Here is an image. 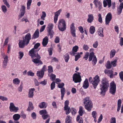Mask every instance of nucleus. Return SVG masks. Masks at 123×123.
I'll return each instance as SVG.
<instances>
[{
    "mask_svg": "<svg viewBox=\"0 0 123 123\" xmlns=\"http://www.w3.org/2000/svg\"><path fill=\"white\" fill-rule=\"evenodd\" d=\"M101 83L100 89L101 91L100 94L101 95H104L105 93L107 90L109 86L108 81L106 78H103L102 80Z\"/></svg>",
    "mask_w": 123,
    "mask_h": 123,
    "instance_id": "f257e3e1",
    "label": "nucleus"
},
{
    "mask_svg": "<svg viewBox=\"0 0 123 123\" xmlns=\"http://www.w3.org/2000/svg\"><path fill=\"white\" fill-rule=\"evenodd\" d=\"M40 45L39 43H37L35 44L33 48L31 49L29 52V55L32 58L37 57L41 58L40 56L38 54L37 52L40 49H37L38 47Z\"/></svg>",
    "mask_w": 123,
    "mask_h": 123,
    "instance_id": "f03ea898",
    "label": "nucleus"
},
{
    "mask_svg": "<svg viewBox=\"0 0 123 123\" xmlns=\"http://www.w3.org/2000/svg\"><path fill=\"white\" fill-rule=\"evenodd\" d=\"M85 105V108L88 111L90 112L93 107V104L90 97H87L84 98L83 100Z\"/></svg>",
    "mask_w": 123,
    "mask_h": 123,
    "instance_id": "7ed1b4c3",
    "label": "nucleus"
},
{
    "mask_svg": "<svg viewBox=\"0 0 123 123\" xmlns=\"http://www.w3.org/2000/svg\"><path fill=\"white\" fill-rule=\"evenodd\" d=\"M58 27L59 30L61 31H63L66 30V25L64 19H61L59 20Z\"/></svg>",
    "mask_w": 123,
    "mask_h": 123,
    "instance_id": "20e7f679",
    "label": "nucleus"
},
{
    "mask_svg": "<svg viewBox=\"0 0 123 123\" xmlns=\"http://www.w3.org/2000/svg\"><path fill=\"white\" fill-rule=\"evenodd\" d=\"M94 54V53L93 52H91L90 53H89L88 60L90 61L92 60V63L93 65H95L97 61V58Z\"/></svg>",
    "mask_w": 123,
    "mask_h": 123,
    "instance_id": "39448f33",
    "label": "nucleus"
},
{
    "mask_svg": "<svg viewBox=\"0 0 123 123\" xmlns=\"http://www.w3.org/2000/svg\"><path fill=\"white\" fill-rule=\"evenodd\" d=\"M80 73H78L74 74L73 77V80L75 83H80L81 81Z\"/></svg>",
    "mask_w": 123,
    "mask_h": 123,
    "instance_id": "423d86ee",
    "label": "nucleus"
},
{
    "mask_svg": "<svg viewBox=\"0 0 123 123\" xmlns=\"http://www.w3.org/2000/svg\"><path fill=\"white\" fill-rule=\"evenodd\" d=\"M93 80L91 81V83L93 85L94 88L96 89L97 86L100 81L99 76L97 75L93 79Z\"/></svg>",
    "mask_w": 123,
    "mask_h": 123,
    "instance_id": "0eeeda50",
    "label": "nucleus"
},
{
    "mask_svg": "<svg viewBox=\"0 0 123 123\" xmlns=\"http://www.w3.org/2000/svg\"><path fill=\"white\" fill-rule=\"evenodd\" d=\"M116 91V85L114 81H112L110 83L109 92L112 94L114 95Z\"/></svg>",
    "mask_w": 123,
    "mask_h": 123,
    "instance_id": "6e6552de",
    "label": "nucleus"
},
{
    "mask_svg": "<svg viewBox=\"0 0 123 123\" xmlns=\"http://www.w3.org/2000/svg\"><path fill=\"white\" fill-rule=\"evenodd\" d=\"M64 85L63 83H59L58 84V87L59 88H61V98L62 100L63 99V97L64 96L65 92V89L63 87Z\"/></svg>",
    "mask_w": 123,
    "mask_h": 123,
    "instance_id": "1a4fd4ad",
    "label": "nucleus"
},
{
    "mask_svg": "<svg viewBox=\"0 0 123 123\" xmlns=\"http://www.w3.org/2000/svg\"><path fill=\"white\" fill-rule=\"evenodd\" d=\"M9 109L11 112H16L18 110V107L15 106L13 103H11L10 104Z\"/></svg>",
    "mask_w": 123,
    "mask_h": 123,
    "instance_id": "9d476101",
    "label": "nucleus"
},
{
    "mask_svg": "<svg viewBox=\"0 0 123 123\" xmlns=\"http://www.w3.org/2000/svg\"><path fill=\"white\" fill-rule=\"evenodd\" d=\"M31 36L30 33H28L25 36V37H23V40L25 41L26 43V45H27L29 43L30 40L31 39Z\"/></svg>",
    "mask_w": 123,
    "mask_h": 123,
    "instance_id": "9b49d317",
    "label": "nucleus"
},
{
    "mask_svg": "<svg viewBox=\"0 0 123 123\" xmlns=\"http://www.w3.org/2000/svg\"><path fill=\"white\" fill-rule=\"evenodd\" d=\"M112 18V16L110 13H109L106 15L105 18V24L106 25H108L109 24Z\"/></svg>",
    "mask_w": 123,
    "mask_h": 123,
    "instance_id": "f8f14e48",
    "label": "nucleus"
},
{
    "mask_svg": "<svg viewBox=\"0 0 123 123\" xmlns=\"http://www.w3.org/2000/svg\"><path fill=\"white\" fill-rule=\"evenodd\" d=\"M78 48V47L76 45L72 49V51L70 52V54L72 56L75 55Z\"/></svg>",
    "mask_w": 123,
    "mask_h": 123,
    "instance_id": "ddd939ff",
    "label": "nucleus"
},
{
    "mask_svg": "<svg viewBox=\"0 0 123 123\" xmlns=\"http://www.w3.org/2000/svg\"><path fill=\"white\" fill-rule=\"evenodd\" d=\"M37 58L33 59L32 60V61L35 64H38V66L40 65H42L43 64L42 62L40 59L41 58H38L36 57Z\"/></svg>",
    "mask_w": 123,
    "mask_h": 123,
    "instance_id": "4468645a",
    "label": "nucleus"
},
{
    "mask_svg": "<svg viewBox=\"0 0 123 123\" xmlns=\"http://www.w3.org/2000/svg\"><path fill=\"white\" fill-rule=\"evenodd\" d=\"M104 6L106 7L108 5V7H110L111 5V0H105L103 1Z\"/></svg>",
    "mask_w": 123,
    "mask_h": 123,
    "instance_id": "2eb2a0df",
    "label": "nucleus"
},
{
    "mask_svg": "<svg viewBox=\"0 0 123 123\" xmlns=\"http://www.w3.org/2000/svg\"><path fill=\"white\" fill-rule=\"evenodd\" d=\"M105 74H108V75H109L111 78H112L113 77L114 74L113 71L112 70L106 69L105 70Z\"/></svg>",
    "mask_w": 123,
    "mask_h": 123,
    "instance_id": "dca6fc26",
    "label": "nucleus"
},
{
    "mask_svg": "<svg viewBox=\"0 0 123 123\" xmlns=\"http://www.w3.org/2000/svg\"><path fill=\"white\" fill-rule=\"evenodd\" d=\"M35 89L34 88H31L29 90L28 97L30 98H32L34 96V91H35Z\"/></svg>",
    "mask_w": 123,
    "mask_h": 123,
    "instance_id": "f3484780",
    "label": "nucleus"
},
{
    "mask_svg": "<svg viewBox=\"0 0 123 123\" xmlns=\"http://www.w3.org/2000/svg\"><path fill=\"white\" fill-rule=\"evenodd\" d=\"M88 18L87 20V22L90 23H92L94 20V17L92 14H89L88 15Z\"/></svg>",
    "mask_w": 123,
    "mask_h": 123,
    "instance_id": "a211bd4d",
    "label": "nucleus"
},
{
    "mask_svg": "<svg viewBox=\"0 0 123 123\" xmlns=\"http://www.w3.org/2000/svg\"><path fill=\"white\" fill-rule=\"evenodd\" d=\"M26 42L23 40H20L19 43V47L21 48H24L25 44L26 45Z\"/></svg>",
    "mask_w": 123,
    "mask_h": 123,
    "instance_id": "6ab92c4d",
    "label": "nucleus"
},
{
    "mask_svg": "<svg viewBox=\"0 0 123 123\" xmlns=\"http://www.w3.org/2000/svg\"><path fill=\"white\" fill-rule=\"evenodd\" d=\"M48 42V39L47 37H45L43 39L42 45L43 47H45Z\"/></svg>",
    "mask_w": 123,
    "mask_h": 123,
    "instance_id": "aec40b11",
    "label": "nucleus"
},
{
    "mask_svg": "<svg viewBox=\"0 0 123 123\" xmlns=\"http://www.w3.org/2000/svg\"><path fill=\"white\" fill-rule=\"evenodd\" d=\"M47 104L44 102H43L40 103L38 106L41 108H45L47 106Z\"/></svg>",
    "mask_w": 123,
    "mask_h": 123,
    "instance_id": "412c9836",
    "label": "nucleus"
},
{
    "mask_svg": "<svg viewBox=\"0 0 123 123\" xmlns=\"http://www.w3.org/2000/svg\"><path fill=\"white\" fill-rule=\"evenodd\" d=\"M89 86V84L88 79H86L84 82L83 87L85 89L87 88Z\"/></svg>",
    "mask_w": 123,
    "mask_h": 123,
    "instance_id": "4be33fe9",
    "label": "nucleus"
},
{
    "mask_svg": "<svg viewBox=\"0 0 123 123\" xmlns=\"http://www.w3.org/2000/svg\"><path fill=\"white\" fill-rule=\"evenodd\" d=\"M103 31V29L102 27L99 28L98 30V34L101 37H103L104 36Z\"/></svg>",
    "mask_w": 123,
    "mask_h": 123,
    "instance_id": "5701e85b",
    "label": "nucleus"
},
{
    "mask_svg": "<svg viewBox=\"0 0 123 123\" xmlns=\"http://www.w3.org/2000/svg\"><path fill=\"white\" fill-rule=\"evenodd\" d=\"M39 36V32L38 29H37L35 31L33 37L32 38L35 39L38 38Z\"/></svg>",
    "mask_w": 123,
    "mask_h": 123,
    "instance_id": "b1692460",
    "label": "nucleus"
},
{
    "mask_svg": "<svg viewBox=\"0 0 123 123\" xmlns=\"http://www.w3.org/2000/svg\"><path fill=\"white\" fill-rule=\"evenodd\" d=\"M69 104V101L68 100H66L64 103V110H70V107L68 106Z\"/></svg>",
    "mask_w": 123,
    "mask_h": 123,
    "instance_id": "393cba45",
    "label": "nucleus"
},
{
    "mask_svg": "<svg viewBox=\"0 0 123 123\" xmlns=\"http://www.w3.org/2000/svg\"><path fill=\"white\" fill-rule=\"evenodd\" d=\"M22 8L21 10V15L19 16V19L21 18L24 15L25 12V6H23L22 7Z\"/></svg>",
    "mask_w": 123,
    "mask_h": 123,
    "instance_id": "a878e982",
    "label": "nucleus"
},
{
    "mask_svg": "<svg viewBox=\"0 0 123 123\" xmlns=\"http://www.w3.org/2000/svg\"><path fill=\"white\" fill-rule=\"evenodd\" d=\"M92 117L94 118V121L95 122H97L96 117L97 116V113L95 111H93L92 113Z\"/></svg>",
    "mask_w": 123,
    "mask_h": 123,
    "instance_id": "bb28decb",
    "label": "nucleus"
},
{
    "mask_svg": "<svg viewBox=\"0 0 123 123\" xmlns=\"http://www.w3.org/2000/svg\"><path fill=\"white\" fill-rule=\"evenodd\" d=\"M116 53V50L114 49H112L111 50L110 53V58H112L114 57Z\"/></svg>",
    "mask_w": 123,
    "mask_h": 123,
    "instance_id": "cd10ccee",
    "label": "nucleus"
},
{
    "mask_svg": "<svg viewBox=\"0 0 123 123\" xmlns=\"http://www.w3.org/2000/svg\"><path fill=\"white\" fill-rule=\"evenodd\" d=\"M71 117L69 116H67L65 119L66 123H71Z\"/></svg>",
    "mask_w": 123,
    "mask_h": 123,
    "instance_id": "c85d7f7f",
    "label": "nucleus"
},
{
    "mask_svg": "<svg viewBox=\"0 0 123 123\" xmlns=\"http://www.w3.org/2000/svg\"><path fill=\"white\" fill-rule=\"evenodd\" d=\"M76 121L79 123H83V120L82 118L80 117L79 115H78L76 118Z\"/></svg>",
    "mask_w": 123,
    "mask_h": 123,
    "instance_id": "c756f323",
    "label": "nucleus"
},
{
    "mask_svg": "<svg viewBox=\"0 0 123 123\" xmlns=\"http://www.w3.org/2000/svg\"><path fill=\"white\" fill-rule=\"evenodd\" d=\"M37 76L39 77L42 78L43 77L44 73L41 71H37Z\"/></svg>",
    "mask_w": 123,
    "mask_h": 123,
    "instance_id": "7c9ffc66",
    "label": "nucleus"
},
{
    "mask_svg": "<svg viewBox=\"0 0 123 123\" xmlns=\"http://www.w3.org/2000/svg\"><path fill=\"white\" fill-rule=\"evenodd\" d=\"M20 117V115L18 114H14L13 116V119L16 121L19 120Z\"/></svg>",
    "mask_w": 123,
    "mask_h": 123,
    "instance_id": "2f4dec72",
    "label": "nucleus"
},
{
    "mask_svg": "<svg viewBox=\"0 0 123 123\" xmlns=\"http://www.w3.org/2000/svg\"><path fill=\"white\" fill-rule=\"evenodd\" d=\"M95 28L93 26H91L89 29L90 33L92 34H93L95 32Z\"/></svg>",
    "mask_w": 123,
    "mask_h": 123,
    "instance_id": "473e14b6",
    "label": "nucleus"
},
{
    "mask_svg": "<svg viewBox=\"0 0 123 123\" xmlns=\"http://www.w3.org/2000/svg\"><path fill=\"white\" fill-rule=\"evenodd\" d=\"M33 109L34 107L32 103L31 102H29V106L27 109V110L30 111L31 110H33Z\"/></svg>",
    "mask_w": 123,
    "mask_h": 123,
    "instance_id": "72a5a7b5",
    "label": "nucleus"
},
{
    "mask_svg": "<svg viewBox=\"0 0 123 123\" xmlns=\"http://www.w3.org/2000/svg\"><path fill=\"white\" fill-rule=\"evenodd\" d=\"M118 59V57H116L115 59L113 61H112L111 62V64L114 67H115L117 65V60Z\"/></svg>",
    "mask_w": 123,
    "mask_h": 123,
    "instance_id": "f704fd0d",
    "label": "nucleus"
},
{
    "mask_svg": "<svg viewBox=\"0 0 123 123\" xmlns=\"http://www.w3.org/2000/svg\"><path fill=\"white\" fill-rule=\"evenodd\" d=\"M84 111V110H83V107L81 106H80L79 107V111L80 116H82L83 115V112Z\"/></svg>",
    "mask_w": 123,
    "mask_h": 123,
    "instance_id": "c9c22d12",
    "label": "nucleus"
},
{
    "mask_svg": "<svg viewBox=\"0 0 123 123\" xmlns=\"http://www.w3.org/2000/svg\"><path fill=\"white\" fill-rule=\"evenodd\" d=\"M93 3H94L96 7H97V6L102 4L99 0H94Z\"/></svg>",
    "mask_w": 123,
    "mask_h": 123,
    "instance_id": "e433bc0d",
    "label": "nucleus"
},
{
    "mask_svg": "<svg viewBox=\"0 0 123 123\" xmlns=\"http://www.w3.org/2000/svg\"><path fill=\"white\" fill-rule=\"evenodd\" d=\"M20 82V80L18 78H15L13 80V83L16 85L19 84Z\"/></svg>",
    "mask_w": 123,
    "mask_h": 123,
    "instance_id": "4c0bfd02",
    "label": "nucleus"
},
{
    "mask_svg": "<svg viewBox=\"0 0 123 123\" xmlns=\"http://www.w3.org/2000/svg\"><path fill=\"white\" fill-rule=\"evenodd\" d=\"M53 27V25L52 24H49L47 26V31L52 30Z\"/></svg>",
    "mask_w": 123,
    "mask_h": 123,
    "instance_id": "58836bf2",
    "label": "nucleus"
},
{
    "mask_svg": "<svg viewBox=\"0 0 123 123\" xmlns=\"http://www.w3.org/2000/svg\"><path fill=\"white\" fill-rule=\"evenodd\" d=\"M2 55L4 59L3 61L8 62L9 60L7 55H5L4 54H3Z\"/></svg>",
    "mask_w": 123,
    "mask_h": 123,
    "instance_id": "ea45409f",
    "label": "nucleus"
},
{
    "mask_svg": "<svg viewBox=\"0 0 123 123\" xmlns=\"http://www.w3.org/2000/svg\"><path fill=\"white\" fill-rule=\"evenodd\" d=\"M64 59L66 62H67L69 59V55L68 54H66L64 56Z\"/></svg>",
    "mask_w": 123,
    "mask_h": 123,
    "instance_id": "a19ab883",
    "label": "nucleus"
},
{
    "mask_svg": "<svg viewBox=\"0 0 123 123\" xmlns=\"http://www.w3.org/2000/svg\"><path fill=\"white\" fill-rule=\"evenodd\" d=\"M106 68L108 69H110L111 67V64L110 61H109L107 62V64L106 65Z\"/></svg>",
    "mask_w": 123,
    "mask_h": 123,
    "instance_id": "79ce46f5",
    "label": "nucleus"
},
{
    "mask_svg": "<svg viewBox=\"0 0 123 123\" xmlns=\"http://www.w3.org/2000/svg\"><path fill=\"white\" fill-rule=\"evenodd\" d=\"M32 2V0H28L27 3V8L28 9H29L31 4Z\"/></svg>",
    "mask_w": 123,
    "mask_h": 123,
    "instance_id": "37998d69",
    "label": "nucleus"
},
{
    "mask_svg": "<svg viewBox=\"0 0 123 123\" xmlns=\"http://www.w3.org/2000/svg\"><path fill=\"white\" fill-rule=\"evenodd\" d=\"M40 114V115H44L47 114V112L46 110H43L39 111Z\"/></svg>",
    "mask_w": 123,
    "mask_h": 123,
    "instance_id": "c03bdc74",
    "label": "nucleus"
},
{
    "mask_svg": "<svg viewBox=\"0 0 123 123\" xmlns=\"http://www.w3.org/2000/svg\"><path fill=\"white\" fill-rule=\"evenodd\" d=\"M83 49L85 51H87L89 49V47L87 44H84L83 46Z\"/></svg>",
    "mask_w": 123,
    "mask_h": 123,
    "instance_id": "a18cd8bd",
    "label": "nucleus"
},
{
    "mask_svg": "<svg viewBox=\"0 0 123 123\" xmlns=\"http://www.w3.org/2000/svg\"><path fill=\"white\" fill-rule=\"evenodd\" d=\"M62 11V9H60L56 12L55 13V16L58 17V16L60 15V13Z\"/></svg>",
    "mask_w": 123,
    "mask_h": 123,
    "instance_id": "49530a36",
    "label": "nucleus"
},
{
    "mask_svg": "<svg viewBox=\"0 0 123 123\" xmlns=\"http://www.w3.org/2000/svg\"><path fill=\"white\" fill-rule=\"evenodd\" d=\"M70 31H75V28L74 26V24L73 23L70 26Z\"/></svg>",
    "mask_w": 123,
    "mask_h": 123,
    "instance_id": "de8ad7c7",
    "label": "nucleus"
},
{
    "mask_svg": "<svg viewBox=\"0 0 123 123\" xmlns=\"http://www.w3.org/2000/svg\"><path fill=\"white\" fill-rule=\"evenodd\" d=\"M48 35H50V38H52L53 36V35L54 34V32L53 31L51 30L50 31H48Z\"/></svg>",
    "mask_w": 123,
    "mask_h": 123,
    "instance_id": "09e8293b",
    "label": "nucleus"
},
{
    "mask_svg": "<svg viewBox=\"0 0 123 123\" xmlns=\"http://www.w3.org/2000/svg\"><path fill=\"white\" fill-rule=\"evenodd\" d=\"M42 15L41 16V18L43 20H45V18L46 16V13L44 12H42Z\"/></svg>",
    "mask_w": 123,
    "mask_h": 123,
    "instance_id": "8fccbe9b",
    "label": "nucleus"
},
{
    "mask_svg": "<svg viewBox=\"0 0 123 123\" xmlns=\"http://www.w3.org/2000/svg\"><path fill=\"white\" fill-rule=\"evenodd\" d=\"M8 63V62H6L3 61L2 66L3 68L5 69L6 68Z\"/></svg>",
    "mask_w": 123,
    "mask_h": 123,
    "instance_id": "3c124183",
    "label": "nucleus"
},
{
    "mask_svg": "<svg viewBox=\"0 0 123 123\" xmlns=\"http://www.w3.org/2000/svg\"><path fill=\"white\" fill-rule=\"evenodd\" d=\"M19 57V58L21 60L23 57L24 55L23 53L21 51H20L18 53Z\"/></svg>",
    "mask_w": 123,
    "mask_h": 123,
    "instance_id": "603ef678",
    "label": "nucleus"
},
{
    "mask_svg": "<svg viewBox=\"0 0 123 123\" xmlns=\"http://www.w3.org/2000/svg\"><path fill=\"white\" fill-rule=\"evenodd\" d=\"M55 83L53 81L52 82L50 85L51 89V90H53L55 87Z\"/></svg>",
    "mask_w": 123,
    "mask_h": 123,
    "instance_id": "864d4df0",
    "label": "nucleus"
},
{
    "mask_svg": "<svg viewBox=\"0 0 123 123\" xmlns=\"http://www.w3.org/2000/svg\"><path fill=\"white\" fill-rule=\"evenodd\" d=\"M3 12L4 13L6 12L7 11V9L6 7L4 6H2L1 7Z\"/></svg>",
    "mask_w": 123,
    "mask_h": 123,
    "instance_id": "5fc2aeb1",
    "label": "nucleus"
},
{
    "mask_svg": "<svg viewBox=\"0 0 123 123\" xmlns=\"http://www.w3.org/2000/svg\"><path fill=\"white\" fill-rule=\"evenodd\" d=\"M98 21L101 23H102L103 22L101 15L100 14H99L98 15Z\"/></svg>",
    "mask_w": 123,
    "mask_h": 123,
    "instance_id": "6e6d98bb",
    "label": "nucleus"
},
{
    "mask_svg": "<svg viewBox=\"0 0 123 123\" xmlns=\"http://www.w3.org/2000/svg\"><path fill=\"white\" fill-rule=\"evenodd\" d=\"M31 116L34 119H36V113L34 112L32 113L31 114Z\"/></svg>",
    "mask_w": 123,
    "mask_h": 123,
    "instance_id": "4d7b16f0",
    "label": "nucleus"
},
{
    "mask_svg": "<svg viewBox=\"0 0 123 123\" xmlns=\"http://www.w3.org/2000/svg\"><path fill=\"white\" fill-rule=\"evenodd\" d=\"M47 81L46 80H44L43 81L40 82V83L43 86H44L46 85L47 84Z\"/></svg>",
    "mask_w": 123,
    "mask_h": 123,
    "instance_id": "13d9d810",
    "label": "nucleus"
},
{
    "mask_svg": "<svg viewBox=\"0 0 123 123\" xmlns=\"http://www.w3.org/2000/svg\"><path fill=\"white\" fill-rule=\"evenodd\" d=\"M89 55V52H87L86 53L85 55L83 58L85 59V60H86L88 59Z\"/></svg>",
    "mask_w": 123,
    "mask_h": 123,
    "instance_id": "bf43d9fd",
    "label": "nucleus"
},
{
    "mask_svg": "<svg viewBox=\"0 0 123 123\" xmlns=\"http://www.w3.org/2000/svg\"><path fill=\"white\" fill-rule=\"evenodd\" d=\"M98 45V43L97 41H96L93 44V47L94 48H96Z\"/></svg>",
    "mask_w": 123,
    "mask_h": 123,
    "instance_id": "052dcab7",
    "label": "nucleus"
},
{
    "mask_svg": "<svg viewBox=\"0 0 123 123\" xmlns=\"http://www.w3.org/2000/svg\"><path fill=\"white\" fill-rule=\"evenodd\" d=\"M80 55H79V53H77V54L75 56V61H76L78 59L80 58Z\"/></svg>",
    "mask_w": 123,
    "mask_h": 123,
    "instance_id": "680f3d73",
    "label": "nucleus"
},
{
    "mask_svg": "<svg viewBox=\"0 0 123 123\" xmlns=\"http://www.w3.org/2000/svg\"><path fill=\"white\" fill-rule=\"evenodd\" d=\"M50 76L51 78V80L52 81L54 80H55L56 77V76L54 74H51Z\"/></svg>",
    "mask_w": 123,
    "mask_h": 123,
    "instance_id": "e2e57ef3",
    "label": "nucleus"
},
{
    "mask_svg": "<svg viewBox=\"0 0 123 123\" xmlns=\"http://www.w3.org/2000/svg\"><path fill=\"white\" fill-rule=\"evenodd\" d=\"M120 78L123 82V71H121L119 74Z\"/></svg>",
    "mask_w": 123,
    "mask_h": 123,
    "instance_id": "0e129e2a",
    "label": "nucleus"
},
{
    "mask_svg": "<svg viewBox=\"0 0 123 123\" xmlns=\"http://www.w3.org/2000/svg\"><path fill=\"white\" fill-rule=\"evenodd\" d=\"M48 71L49 73H51L53 71V68L51 66H48Z\"/></svg>",
    "mask_w": 123,
    "mask_h": 123,
    "instance_id": "69168bd1",
    "label": "nucleus"
},
{
    "mask_svg": "<svg viewBox=\"0 0 123 123\" xmlns=\"http://www.w3.org/2000/svg\"><path fill=\"white\" fill-rule=\"evenodd\" d=\"M42 117L43 119L45 120L47 118H48L49 117V116L48 115L46 114V115H42Z\"/></svg>",
    "mask_w": 123,
    "mask_h": 123,
    "instance_id": "338daca9",
    "label": "nucleus"
},
{
    "mask_svg": "<svg viewBox=\"0 0 123 123\" xmlns=\"http://www.w3.org/2000/svg\"><path fill=\"white\" fill-rule=\"evenodd\" d=\"M119 44L121 46H122L123 45V38L122 37H121Z\"/></svg>",
    "mask_w": 123,
    "mask_h": 123,
    "instance_id": "774afa93",
    "label": "nucleus"
}]
</instances>
